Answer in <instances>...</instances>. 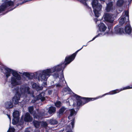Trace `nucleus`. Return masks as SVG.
<instances>
[{
	"label": "nucleus",
	"mask_w": 132,
	"mask_h": 132,
	"mask_svg": "<svg viewBox=\"0 0 132 132\" xmlns=\"http://www.w3.org/2000/svg\"><path fill=\"white\" fill-rule=\"evenodd\" d=\"M62 63L54 66L50 68L40 70L34 73H30L28 72H24L22 75L27 77L29 79L33 78H37L39 81H46L48 78L52 73L56 71L53 76L55 78L59 77L60 82L53 86L56 89L62 88L66 84V81L64 78L63 71L65 68H63L61 66Z\"/></svg>",
	"instance_id": "nucleus-1"
},
{
	"label": "nucleus",
	"mask_w": 132,
	"mask_h": 132,
	"mask_svg": "<svg viewBox=\"0 0 132 132\" xmlns=\"http://www.w3.org/2000/svg\"><path fill=\"white\" fill-rule=\"evenodd\" d=\"M15 87V89H14L13 91L16 93L12 98L13 102L15 104L18 103L19 99L21 97H26L28 95H33L32 94H30L29 88L27 85H21L20 89L18 87Z\"/></svg>",
	"instance_id": "nucleus-2"
},
{
	"label": "nucleus",
	"mask_w": 132,
	"mask_h": 132,
	"mask_svg": "<svg viewBox=\"0 0 132 132\" xmlns=\"http://www.w3.org/2000/svg\"><path fill=\"white\" fill-rule=\"evenodd\" d=\"M4 69L5 71V74L7 78L10 76L11 73L12 74L13 76L11 77L10 80L12 87L21 84L20 80L21 77L20 75L17 71L13 70L7 67H5Z\"/></svg>",
	"instance_id": "nucleus-3"
},
{
	"label": "nucleus",
	"mask_w": 132,
	"mask_h": 132,
	"mask_svg": "<svg viewBox=\"0 0 132 132\" xmlns=\"http://www.w3.org/2000/svg\"><path fill=\"white\" fill-rule=\"evenodd\" d=\"M91 4L95 16L97 17H98L101 10L102 5L98 3L97 0H93Z\"/></svg>",
	"instance_id": "nucleus-4"
},
{
	"label": "nucleus",
	"mask_w": 132,
	"mask_h": 132,
	"mask_svg": "<svg viewBox=\"0 0 132 132\" xmlns=\"http://www.w3.org/2000/svg\"><path fill=\"white\" fill-rule=\"evenodd\" d=\"M74 96L77 100V104L78 106L82 105L89 101H94L98 98H84L81 100L82 98L79 96L75 94Z\"/></svg>",
	"instance_id": "nucleus-5"
},
{
	"label": "nucleus",
	"mask_w": 132,
	"mask_h": 132,
	"mask_svg": "<svg viewBox=\"0 0 132 132\" xmlns=\"http://www.w3.org/2000/svg\"><path fill=\"white\" fill-rule=\"evenodd\" d=\"M83 46H84L80 49L77 50L71 56L66 57L65 58L64 62L62 63L61 66L63 68H64L65 67L67 64L70 63L74 59L77 52L82 48Z\"/></svg>",
	"instance_id": "nucleus-6"
},
{
	"label": "nucleus",
	"mask_w": 132,
	"mask_h": 132,
	"mask_svg": "<svg viewBox=\"0 0 132 132\" xmlns=\"http://www.w3.org/2000/svg\"><path fill=\"white\" fill-rule=\"evenodd\" d=\"M129 12L128 11H125L123 13L122 15L119 19V23L120 25H122L125 21L127 22L129 21Z\"/></svg>",
	"instance_id": "nucleus-7"
},
{
	"label": "nucleus",
	"mask_w": 132,
	"mask_h": 132,
	"mask_svg": "<svg viewBox=\"0 0 132 132\" xmlns=\"http://www.w3.org/2000/svg\"><path fill=\"white\" fill-rule=\"evenodd\" d=\"M70 113L68 117V118L71 120L72 121L71 122V124L72 126L71 129H73L74 126L75 116L76 115L77 112L73 109H71L70 110Z\"/></svg>",
	"instance_id": "nucleus-8"
},
{
	"label": "nucleus",
	"mask_w": 132,
	"mask_h": 132,
	"mask_svg": "<svg viewBox=\"0 0 132 132\" xmlns=\"http://www.w3.org/2000/svg\"><path fill=\"white\" fill-rule=\"evenodd\" d=\"M96 23L98 25L99 27V29L101 32H104L106 30L107 27L103 23H101V20H98L97 19H94Z\"/></svg>",
	"instance_id": "nucleus-9"
},
{
	"label": "nucleus",
	"mask_w": 132,
	"mask_h": 132,
	"mask_svg": "<svg viewBox=\"0 0 132 132\" xmlns=\"http://www.w3.org/2000/svg\"><path fill=\"white\" fill-rule=\"evenodd\" d=\"M104 19L106 21L110 23H112L114 20L113 15L109 13H105L104 16Z\"/></svg>",
	"instance_id": "nucleus-10"
},
{
	"label": "nucleus",
	"mask_w": 132,
	"mask_h": 132,
	"mask_svg": "<svg viewBox=\"0 0 132 132\" xmlns=\"http://www.w3.org/2000/svg\"><path fill=\"white\" fill-rule=\"evenodd\" d=\"M128 87L127 86L125 87H123V88H122L119 89H116L115 90H112L111 91H110L109 93H106L105 94L103 95L102 96L100 97V98L105 96L106 95H112L116 94V93H118L120 92L123 90H126L127 89H128Z\"/></svg>",
	"instance_id": "nucleus-11"
},
{
	"label": "nucleus",
	"mask_w": 132,
	"mask_h": 132,
	"mask_svg": "<svg viewBox=\"0 0 132 132\" xmlns=\"http://www.w3.org/2000/svg\"><path fill=\"white\" fill-rule=\"evenodd\" d=\"M28 110L29 111L30 113L31 114H33L34 118H36L38 119H40L41 118V116H42L43 115V114H41V113H40L39 114V116L38 115H37L36 113L33 111V108L32 106L29 107Z\"/></svg>",
	"instance_id": "nucleus-12"
},
{
	"label": "nucleus",
	"mask_w": 132,
	"mask_h": 132,
	"mask_svg": "<svg viewBox=\"0 0 132 132\" xmlns=\"http://www.w3.org/2000/svg\"><path fill=\"white\" fill-rule=\"evenodd\" d=\"M45 93L44 92H42L37 96L36 100H34V101L32 100V101L31 102L34 103L36 100H40L42 101H44L45 99Z\"/></svg>",
	"instance_id": "nucleus-13"
},
{
	"label": "nucleus",
	"mask_w": 132,
	"mask_h": 132,
	"mask_svg": "<svg viewBox=\"0 0 132 132\" xmlns=\"http://www.w3.org/2000/svg\"><path fill=\"white\" fill-rule=\"evenodd\" d=\"M125 31L126 33L129 34L132 37V30L130 24L127 25L125 29Z\"/></svg>",
	"instance_id": "nucleus-14"
},
{
	"label": "nucleus",
	"mask_w": 132,
	"mask_h": 132,
	"mask_svg": "<svg viewBox=\"0 0 132 132\" xmlns=\"http://www.w3.org/2000/svg\"><path fill=\"white\" fill-rule=\"evenodd\" d=\"M113 2L110 1L108 4H107V6L106 8V10L107 12H110L112 11L113 9V7L112 6Z\"/></svg>",
	"instance_id": "nucleus-15"
},
{
	"label": "nucleus",
	"mask_w": 132,
	"mask_h": 132,
	"mask_svg": "<svg viewBox=\"0 0 132 132\" xmlns=\"http://www.w3.org/2000/svg\"><path fill=\"white\" fill-rule=\"evenodd\" d=\"M32 118L30 116L28 113H26L24 118V120L26 122H30L32 120Z\"/></svg>",
	"instance_id": "nucleus-16"
},
{
	"label": "nucleus",
	"mask_w": 132,
	"mask_h": 132,
	"mask_svg": "<svg viewBox=\"0 0 132 132\" xmlns=\"http://www.w3.org/2000/svg\"><path fill=\"white\" fill-rule=\"evenodd\" d=\"M114 30L116 33L118 34H121L123 32V29L121 28L118 26H116L115 27Z\"/></svg>",
	"instance_id": "nucleus-17"
},
{
	"label": "nucleus",
	"mask_w": 132,
	"mask_h": 132,
	"mask_svg": "<svg viewBox=\"0 0 132 132\" xmlns=\"http://www.w3.org/2000/svg\"><path fill=\"white\" fill-rule=\"evenodd\" d=\"M32 86L33 88L36 89L37 91L42 90L43 87L42 86H40L39 85L35 83H33L32 84Z\"/></svg>",
	"instance_id": "nucleus-18"
},
{
	"label": "nucleus",
	"mask_w": 132,
	"mask_h": 132,
	"mask_svg": "<svg viewBox=\"0 0 132 132\" xmlns=\"http://www.w3.org/2000/svg\"><path fill=\"white\" fill-rule=\"evenodd\" d=\"M5 106L7 109L11 108L13 106V103L11 101L7 102L5 104Z\"/></svg>",
	"instance_id": "nucleus-19"
},
{
	"label": "nucleus",
	"mask_w": 132,
	"mask_h": 132,
	"mask_svg": "<svg viewBox=\"0 0 132 132\" xmlns=\"http://www.w3.org/2000/svg\"><path fill=\"white\" fill-rule=\"evenodd\" d=\"M19 116V111H15L13 112V116L14 118H17V119H18Z\"/></svg>",
	"instance_id": "nucleus-20"
},
{
	"label": "nucleus",
	"mask_w": 132,
	"mask_h": 132,
	"mask_svg": "<svg viewBox=\"0 0 132 132\" xmlns=\"http://www.w3.org/2000/svg\"><path fill=\"white\" fill-rule=\"evenodd\" d=\"M65 109V108L64 107H63L61 108L59 111V114L57 115L58 117H59L60 115H62L63 114Z\"/></svg>",
	"instance_id": "nucleus-21"
},
{
	"label": "nucleus",
	"mask_w": 132,
	"mask_h": 132,
	"mask_svg": "<svg viewBox=\"0 0 132 132\" xmlns=\"http://www.w3.org/2000/svg\"><path fill=\"white\" fill-rule=\"evenodd\" d=\"M55 111V108L53 106H51L50 107L48 112L50 114H52Z\"/></svg>",
	"instance_id": "nucleus-22"
},
{
	"label": "nucleus",
	"mask_w": 132,
	"mask_h": 132,
	"mask_svg": "<svg viewBox=\"0 0 132 132\" xmlns=\"http://www.w3.org/2000/svg\"><path fill=\"white\" fill-rule=\"evenodd\" d=\"M33 123L34 126L36 128H38L40 127V122L34 120L33 121Z\"/></svg>",
	"instance_id": "nucleus-23"
},
{
	"label": "nucleus",
	"mask_w": 132,
	"mask_h": 132,
	"mask_svg": "<svg viewBox=\"0 0 132 132\" xmlns=\"http://www.w3.org/2000/svg\"><path fill=\"white\" fill-rule=\"evenodd\" d=\"M123 3V0H119L117 3V5L119 6H120L122 5Z\"/></svg>",
	"instance_id": "nucleus-24"
},
{
	"label": "nucleus",
	"mask_w": 132,
	"mask_h": 132,
	"mask_svg": "<svg viewBox=\"0 0 132 132\" xmlns=\"http://www.w3.org/2000/svg\"><path fill=\"white\" fill-rule=\"evenodd\" d=\"M49 121L51 124L54 125L57 123V121L54 119H51Z\"/></svg>",
	"instance_id": "nucleus-25"
},
{
	"label": "nucleus",
	"mask_w": 132,
	"mask_h": 132,
	"mask_svg": "<svg viewBox=\"0 0 132 132\" xmlns=\"http://www.w3.org/2000/svg\"><path fill=\"white\" fill-rule=\"evenodd\" d=\"M63 91L64 92H67L68 91L69 93H70L71 90L68 87H67L63 89Z\"/></svg>",
	"instance_id": "nucleus-26"
},
{
	"label": "nucleus",
	"mask_w": 132,
	"mask_h": 132,
	"mask_svg": "<svg viewBox=\"0 0 132 132\" xmlns=\"http://www.w3.org/2000/svg\"><path fill=\"white\" fill-rule=\"evenodd\" d=\"M61 102L59 101H57L55 103V105L57 107H60L61 106Z\"/></svg>",
	"instance_id": "nucleus-27"
},
{
	"label": "nucleus",
	"mask_w": 132,
	"mask_h": 132,
	"mask_svg": "<svg viewBox=\"0 0 132 132\" xmlns=\"http://www.w3.org/2000/svg\"><path fill=\"white\" fill-rule=\"evenodd\" d=\"M40 124L41 126L44 127H45L47 126V124L46 122L43 121L40 122Z\"/></svg>",
	"instance_id": "nucleus-28"
},
{
	"label": "nucleus",
	"mask_w": 132,
	"mask_h": 132,
	"mask_svg": "<svg viewBox=\"0 0 132 132\" xmlns=\"http://www.w3.org/2000/svg\"><path fill=\"white\" fill-rule=\"evenodd\" d=\"M15 129L13 128L10 127L7 132H14Z\"/></svg>",
	"instance_id": "nucleus-29"
},
{
	"label": "nucleus",
	"mask_w": 132,
	"mask_h": 132,
	"mask_svg": "<svg viewBox=\"0 0 132 132\" xmlns=\"http://www.w3.org/2000/svg\"><path fill=\"white\" fill-rule=\"evenodd\" d=\"M105 34L104 33L103 34H99L98 35H97L95 37H94L93 39H92V40H90V41H89V42H90V41H92L94 40L97 37H98L99 36H100V35H104Z\"/></svg>",
	"instance_id": "nucleus-30"
},
{
	"label": "nucleus",
	"mask_w": 132,
	"mask_h": 132,
	"mask_svg": "<svg viewBox=\"0 0 132 132\" xmlns=\"http://www.w3.org/2000/svg\"><path fill=\"white\" fill-rule=\"evenodd\" d=\"M53 92V90L52 89H49L48 91V93L49 95H51Z\"/></svg>",
	"instance_id": "nucleus-31"
},
{
	"label": "nucleus",
	"mask_w": 132,
	"mask_h": 132,
	"mask_svg": "<svg viewBox=\"0 0 132 132\" xmlns=\"http://www.w3.org/2000/svg\"><path fill=\"white\" fill-rule=\"evenodd\" d=\"M16 121H14L13 119L12 120V123L13 125H15L16 124Z\"/></svg>",
	"instance_id": "nucleus-32"
},
{
	"label": "nucleus",
	"mask_w": 132,
	"mask_h": 132,
	"mask_svg": "<svg viewBox=\"0 0 132 132\" xmlns=\"http://www.w3.org/2000/svg\"><path fill=\"white\" fill-rule=\"evenodd\" d=\"M127 87H128V89L132 88V85L130 86H127Z\"/></svg>",
	"instance_id": "nucleus-33"
},
{
	"label": "nucleus",
	"mask_w": 132,
	"mask_h": 132,
	"mask_svg": "<svg viewBox=\"0 0 132 132\" xmlns=\"http://www.w3.org/2000/svg\"><path fill=\"white\" fill-rule=\"evenodd\" d=\"M7 116L8 118H9L10 119V122L11 121V119L10 118V116L9 115H7Z\"/></svg>",
	"instance_id": "nucleus-34"
},
{
	"label": "nucleus",
	"mask_w": 132,
	"mask_h": 132,
	"mask_svg": "<svg viewBox=\"0 0 132 132\" xmlns=\"http://www.w3.org/2000/svg\"><path fill=\"white\" fill-rule=\"evenodd\" d=\"M25 132H30L28 130H26L25 131Z\"/></svg>",
	"instance_id": "nucleus-35"
},
{
	"label": "nucleus",
	"mask_w": 132,
	"mask_h": 132,
	"mask_svg": "<svg viewBox=\"0 0 132 132\" xmlns=\"http://www.w3.org/2000/svg\"><path fill=\"white\" fill-rule=\"evenodd\" d=\"M101 1H103V2H104L105 1V0H100Z\"/></svg>",
	"instance_id": "nucleus-36"
},
{
	"label": "nucleus",
	"mask_w": 132,
	"mask_h": 132,
	"mask_svg": "<svg viewBox=\"0 0 132 132\" xmlns=\"http://www.w3.org/2000/svg\"><path fill=\"white\" fill-rule=\"evenodd\" d=\"M87 45H83L84 46H87Z\"/></svg>",
	"instance_id": "nucleus-37"
},
{
	"label": "nucleus",
	"mask_w": 132,
	"mask_h": 132,
	"mask_svg": "<svg viewBox=\"0 0 132 132\" xmlns=\"http://www.w3.org/2000/svg\"><path fill=\"white\" fill-rule=\"evenodd\" d=\"M44 84H46V82H44Z\"/></svg>",
	"instance_id": "nucleus-38"
},
{
	"label": "nucleus",
	"mask_w": 132,
	"mask_h": 132,
	"mask_svg": "<svg viewBox=\"0 0 132 132\" xmlns=\"http://www.w3.org/2000/svg\"><path fill=\"white\" fill-rule=\"evenodd\" d=\"M68 132H72V131H68Z\"/></svg>",
	"instance_id": "nucleus-39"
}]
</instances>
